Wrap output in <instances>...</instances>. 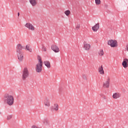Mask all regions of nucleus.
<instances>
[{"instance_id":"dca6fc26","label":"nucleus","mask_w":128,"mask_h":128,"mask_svg":"<svg viewBox=\"0 0 128 128\" xmlns=\"http://www.w3.org/2000/svg\"><path fill=\"white\" fill-rule=\"evenodd\" d=\"M42 122L43 124H44V126H50V121H48V118H44L42 120Z\"/></svg>"},{"instance_id":"6ab92c4d","label":"nucleus","mask_w":128,"mask_h":128,"mask_svg":"<svg viewBox=\"0 0 128 128\" xmlns=\"http://www.w3.org/2000/svg\"><path fill=\"white\" fill-rule=\"evenodd\" d=\"M30 4H32V6H36V0H30Z\"/></svg>"},{"instance_id":"c85d7f7f","label":"nucleus","mask_w":128,"mask_h":128,"mask_svg":"<svg viewBox=\"0 0 128 128\" xmlns=\"http://www.w3.org/2000/svg\"><path fill=\"white\" fill-rule=\"evenodd\" d=\"M18 16H20V12L18 13Z\"/></svg>"},{"instance_id":"5701e85b","label":"nucleus","mask_w":128,"mask_h":128,"mask_svg":"<svg viewBox=\"0 0 128 128\" xmlns=\"http://www.w3.org/2000/svg\"><path fill=\"white\" fill-rule=\"evenodd\" d=\"M27 102H29V104H32V98L30 97L28 98Z\"/></svg>"},{"instance_id":"ddd939ff","label":"nucleus","mask_w":128,"mask_h":128,"mask_svg":"<svg viewBox=\"0 0 128 128\" xmlns=\"http://www.w3.org/2000/svg\"><path fill=\"white\" fill-rule=\"evenodd\" d=\"M18 60L20 62L24 60V52L16 53Z\"/></svg>"},{"instance_id":"39448f33","label":"nucleus","mask_w":128,"mask_h":128,"mask_svg":"<svg viewBox=\"0 0 128 128\" xmlns=\"http://www.w3.org/2000/svg\"><path fill=\"white\" fill-rule=\"evenodd\" d=\"M110 76H108L106 80L103 82V88H110Z\"/></svg>"},{"instance_id":"412c9836","label":"nucleus","mask_w":128,"mask_h":128,"mask_svg":"<svg viewBox=\"0 0 128 128\" xmlns=\"http://www.w3.org/2000/svg\"><path fill=\"white\" fill-rule=\"evenodd\" d=\"M98 54L100 56H102L104 54V50H100L99 52H98Z\"/></svg>"},{"instance_id":"9d476101","label":"nucleus","mask_w":128,"mask_h":128,"mask_svg":"<svg viewBox=\"0 0 128 128\" xmlns=\"http://www.w3.org/2000/svg\"><path fill=\"white\" fill-rule=\"evenodd\" d=\"M120 96H122V94L120 92H116L113 94L112 98H114V100H118V98H120Z\"/></svg>"},{"instance_id":"4468645a","label":"nucleus","mask_w":128,"mask_h":128,"mask_svg":"<svg viewBox=\"0 0 128 128\" xmlns=\"http://www.w3.org/2000/svg\"><path fill=\"white\" fill-rule=\"evenodd\" d=\"M92 30L94 32H98L100 30V23H98L92 26Z\"/></svg>"},{"instance_id":"f8f14e48","label":"nucleus","mask_w":128,"mask_h":128,"mask_svg":"<svg viewBox=\"0 0 128 128\" xmlns=\"http://www.w3.org/2000/svg\"><path fill=\"white\" fill-rule=\"evenodd\" d=\"M90 44L86 43V42H84V48L85 50H90Z\"/></svg>"},{"instance_id":"2eb2a0df","label":"nucleus","mask_w":128,"mask_h":128,"mask_svg":"<svg viewBox=\"0 0 128 128\" xmlns=\"http://www.w3.org/2000/svg\"><path fill=\"white\" fill-rule=\"evenodd\" d=\"M98 72L100 74H104V67H102V65L98 67Z\"/></svg>"},{"instance_id":"0eeeda50","label":"nucleus","mask_w":128,"mask_h":128,"mask_svg":"<svg viewBox=\"0 0 128 128\" xmlns=\"http://www.w3.org/2000/svg\"><path fill=\"white\" fill-rule=\"evenodd\" d=\"M24 50V46L22 44H18L16 46V54L22 52V50Z\"/></svg>"},{"instance_id":"6e6552de","label":"nucleus","mask_w":128,"mask_h":128,"mask_svg":"<svg viewBox=\"0 0 128 128\" xmlns=\"http://www.w3.org/2000/svg\"><path fill=\"white\" fill-rule=\"evenodd\" d=\"M51 48L53 52H60V48L56 44H52L51 46Z\"/></svg>"},{"instance_id":"20e7f679","label":"nucleus","mask_w":128,"mask_h":128,"mask_svg":"<svg viewBox=\"0 0 128 128\" xmlns=\"http://www.w3.org/2000/svg\"><path fill=\"white\" fill-rule=\"evenodd\" d=\"M108 44L112 48H116L118 46V42L116 40H108Z\"/></svg>"},{"instance_id":"f257e3e1","label":"nucleus","mask_w":128,"mask_h":128,"mask_svg":"<svg viewBox=\"0 0 128 128\" xmlns=\"http://www.w3.org/2000/svg\"><path fill=\"white\" fill-rule=\"evenodd\" d=\"M4 100L8 106H12L14 102V96L10 94H5L4 96Z\"/></svg>"},{"instance_id":"7ed1b4c3","label":"nucleus","mask_w":128,"mask_h":128,"mask_svg":"<svg viewBox=\"0 0 128 128\" xmlns=\"http://www.w3.org/2000/svg\"><path fill=\"white\" fill-rule=\"evenodd\" d=\"M22 80H26V78L30 76V72L28 68L25 67L22 70Z\"/></svg>"},{"instance_id":"c756f323","label":"nucleus","mask_w":128,"mask_h":128,"mask_svg":"<svg viewBox=\"0 0 128 128\" xmlns=\"http://www.w3.org/2000/svg\"><path fill=\"white\" fill-rule=\"evenodd\" d=\"M2 113L0 112V114H1Z\"/></svg>"},{"instance_id":"4be33fe9","label":"nucleus","mask_w":128,"mask_h":128,"mask_svg":"<svg viewBox=\"0 0 128 128\" xmlns=\"http://www.w3.org/2000/svg\"><path fill=\"white\" fill-rule=\"evenodd\" d=\"M64 14H65L66 16H68L70 14V10H66V11L64 12Z\"/></svg>"},{"instance_id":"a878e982","label":"nucleus","mask_w":128,"mask_h":128,"mask_svg":"<svg viewBox=\"0 0 128 128\" xmlns=\"http://www.w3.org/2000/svg\"><path fill=\"white\" fill-rule=\"evenodd\" d=\"M80 24H78L76 26V29L80 30Z\"/></svg>"},{"instance_id":"f03ea898","label":"nucleus","mask_w":128,"mask_h":128,"mask_svg":"<svg viewBox=\"0 0 128 128\" xmlns=\"http://www.w3.org/2000/svg\"><path fill=\"white\" fill-rule=\"evenodd\" d=\"M38 64H36V72H41L42 70V57L40 56H38Z\"/></svg>"},{"instance_id":"aec40b11","label":"nucleus","mask_w":128,"mask_h":128,"mask_svg":"<svg viewBox=\"0 0 128 128\" xmlns=\"http://www.w3.org/2000/svg\"><path fill=\"white\" fill-rule=\"evenodd\" d=\"M25 50H28V52H32V48H30V44L26 45Z\"/></svg>"},{"instance_id":"f3484780","label":"nucleus","mask_w":128,"mask_h":128,"mask_svg":"<svg viewBox=\"0 0 128 128\" xmlns=\"http://www.w3.org/2000/svg\"><path fill=\"white\" fill-rule=\"evenodd\" d=\"M51 110H54V112H58V104H54V108L51 109Z\"/></svg>"},{"instance_id":"cd10ccee","label":"nucleus","mask_w":128,"mask_h":128,"mask_svg":"<svg viewBox=\"0 0 128 128\" xmlns=\"http://www.w3.org/2000/svg\"><path fill=\"white\" fill-rule=\"evenodd\" d=\"M42 50L44 51V52H46V47L44 46H42Z\"/></svg>"},{"instance_id":"bb28decb","label":"nucleus","mask_w":128,"mask_h":128,"mask_svg":"<svg viewBox=\"0 0 128 128\" xmlns=\"http://www.w3.org/2000/svg\"><path fill=\"white\" fill-rule=\"evenodd\" d=\"M82 78L84 80H86V76L85 74H83L82 76Z\"/></svg>"},{"instance_id":"423d86ee","label":"nucleus","mask_w":128,"mask_h":128,"mask_svg":"<svg viewBox=\"0 0 128 128\" xmlns=\"http://www.w3.org/2000/svg\"><path fill=\"white\" fill-rule=\"evenodd\" d=\"M24 26L28 28V30H32V32H34L36 30V28H34V26L32 25V24L28 22Z\"/></svg>"},{"instance_id":"393cba45","label":"nucleus","mask_w":128,"mask_h":128,"mask_svg":"<svg viewBox=\"0 0 128 128\" xmlns=\"http://www.w3.org/2000/svg\"><path fill=\"white\" fill-rule=\"evenodd\" d=\"M12 115H8V116H7L8 120H9L12 119Z\"/></svg>"},{"instance_id":"b1692460","label":"nucleus","mask_w":128,"mask_h":128,"mask_svg":"<svg viewBox=\"0 0 128 128\" xmlns=\"http://www.w3.org/2000/svg\"><path fill=\"white\" fill-rule=\"evenodd\" d=\"M100 0H95V4L97 6H98L99 4H100Z\"/></svg>"},{"instance_id":"9b49d317","label":"nucleus","mask_w":128,"mask_h":128,"mask_svg":"<svg viewBox=\"0 0 128 128\" xmlns=\"http://www.w3.org/2000/svg\"><path fill=\"white\" fill-rule=\"evenodd\" d=\"M44 104L45 106H47L48 108H50V99L48 98H46L44 100Z\"/></svg>"},{"instance_id":"a211bd4d","label":"nucleus","mask_w":128,"mask_h":128,"mask_svg":"<svg viewBox=\"0 0 128 128\" xmlns=\"http://www.w3.org/2000/svg\"><path fill=\"white\" fill-rule=\"evenodd\" d=\"M44 64L48 68H50V63L48 61L44 62Z\"/></svg>"},{"instance_id":"1a4fd4ad","label":"nucleus","mask_w":128,"mask_h":128,"mask_svg":"<svg viewBox=\"0 0 128 128\" xmlns=\"http://www.w3.org/2000/svg\"><path fill=\"white\" fill-rule=\"evenodd\" d=\"M122 66L124 68H128V59L126 58H125L123 60V61L122 62Z\"/></svg>"}]
</instances>
